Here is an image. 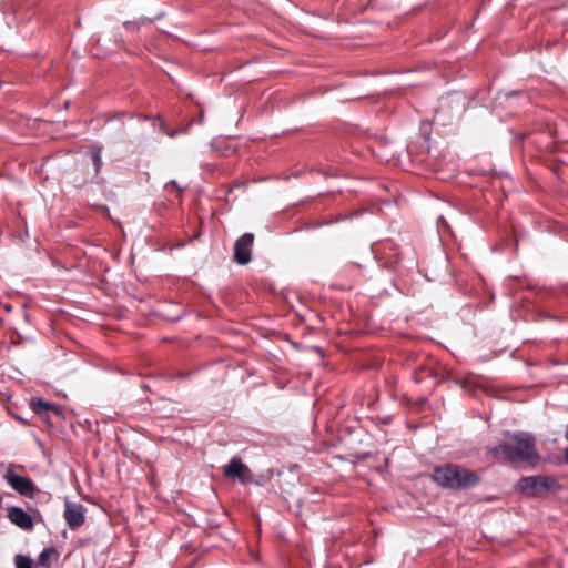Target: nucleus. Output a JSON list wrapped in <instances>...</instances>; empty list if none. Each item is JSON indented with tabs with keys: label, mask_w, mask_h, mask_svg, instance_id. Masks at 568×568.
Segmentation results:
<instances>
[{
	"label": "nucleus",
	"mask_w": 568,
	"mask_h": 568,
	"mask_svg": "<svg viewBox=\"0 0 568 568\" xmlns=\"http://www.w3.org/2000/svg\"><path fill=\"white\" fill-rule=\"evenodd\" d=\"M434 376V368L426 365H419L414 369L413 378L416 383H422L426 377Z\"/></svg>",
	"instance_id": "obj_10"
},
{
	"label": "nucleus",
	"mask_w": 568,
	"mask_h": 568,
	"mask_svg": "<svg viewBox=\"0 0 568 568\" xmlns=\"http://www.w3.org/2000/svg\"><path fill=\"white\" fill-rule=\"evenodd\" d=\"M566 438H567V440H568V428H567V432H566ZM565 460H566V463L568 464V447H567V448H566V450H565Z\"/></svg>",
	"instance_id": "obj_16"
},
{
	"label": "nucleus",
	"mask_w": 568,
	"mask_h": 568,
	"mask_svg": "<svg viewBox=\"0 0 568 568\" xmlns=\"http://www.w3.org/2000/svg\"><path fill=\"white\" fill-rule=\"evenodd\" d=\"M146 22H151L150 19H146V18H142L140 21H126L124 22V28L126 30H136L140 28L141 24L143 23H146Z\"/></svg>",
	"instance_id": "obj_14"
},
{
	"label": "nucleus",
	"mask_w": 568,
	"mask_h": 568,
	"mask_svg": "<svg viewBox=\"0 0 568 568\" xmlns=\"http://www.w3.org/2000/svg\"><path fill=\"white\" fill-rule=\"evenodd\" d=\"M432 477L439 486L450 489L470 488L480 481L475 471L456 464L436 466Z\"/></svg>",
	"instance_id": "obj_2"
},
{
	"label": "nucleus",
	"mask_w": 568,
	"mask_h": 568,
	"mask_svg": "<svg viewBox=\"0 0 568 568\" xmlns=\"http://www.w3.org/2000/svg\"><path fill=\"white\" fill-rule=\"evenodd\" d=\"M165 187H166V189L172 187V189H174L179 194L183 191V187H181V186L178 184V182H176V181H174V180L166 182Z\"/></svg>",
	"instance_id": "obj_15"
},
{
	"label": "nucleus",
	"mask_w": 568,
	"mask_h": 568,
	"mask_svg": "<svg viewBox=\"0 0 568 568\" xmlns=\"http://www.w3.org/2000/svg\"><path fill=\"white\" fill-rule=\"evenodd\" d=\"M513 444H500L490 449L494 457L509 463H534L539 459L536 439L528 433H515L509 436Z\"/></svg>",
	"instance_id": "obj_1"
},
{
	"label": "nucleus",
	"mask_w": 568,
	"mask_h": 568,
	"mask_svg": "<svg viewBox=\"0 0 568 568\" xmlns=\"http://www.w3.org/2000/svg\"><path fill=\"white\" fill-rule=\"evenodd\" d=\"M253 233H244L234 243V261L240 265H246L252 260Z\"/></svg>",
	"instance_id": "obj_5"
},
{
	"label": "nucleus",
	"mask_w": 568,
	"mask_h": 568,
	"mask_svg": "<svg viewBox=\"0 0 568 568\" xmlns=\"http://www.w3.org/2000/svg\"><path fill=\"white\" fill-rule=\"evenodd\" d=\"M30 406L36 414L43 417L47 416L49 412H52L55 415H60V408L58 406L50 404L41 398H32Z\"/></svg>",
	"instance_id": "obj_9"
},
{
	"label": "nucleus",
	"mask_w": 568,
	"mask_h": 568,
	"mask_svg": "<svg viewBox=\"0 0 568 568\" xmlns=\"http://www.w3.org/2000/svg\"><path fill=\"white\" fill-rule=\"evenodd\" d=\"M53 549L45 548L39 556V565L43 567H49L51 562V557L53 555Z\"/></svg>",
	"instance_id": "obj_12"
},
{
	"label": "nucleus",
	"mask_w": 568,
	"mask_h": 568,
	"mask_svg": "<svg viewBox=\"0 0 568 568\" xmlns=\"http://www.w3.org/2000/svg\"><path fill=\"white\" fill-rule=\"evenodd\" d=\"M3 479L21 496L32 498L37 491L34 483L28 477L18 475L12 467L6 470Z\"/></svg>",
	"instance_id": "obj_4"
},
{
	"label": "nucleus",
	"mask_w": 568,
	"mask_h": 568,
	"mask_svg": "<svg viewBox=\"0 0 568 568\" xmlns=\"http://www.w3.org/2000/svg\"><path fill=\"white\" fill-rule=\"evenodd\" d=\"M87 509L82 504L64 500L63 517L70 529L75 530L85 521Z\"/></svg>",
	"instance_id": "obj_6"
},
{
	"label": "nucleus",
	"mask_w": 568,
	"mask_h": 568,
	"mask_svg": "<svg viewBox=\"0 0 568 568\" xmlns=\"http://www.w3.org/2000/svg\"><path fill=\"white\" fill-rule=\"evenodd\" d=\"M102 148L101 146H92L91 148V158L95 168V172L98 173L102 166Z\"/></svg>",
	"instance_id": "obj_11"
},
{
	"label": "nucleus",
	"mask_w": 568,
	"mask_h": 568,
	"mask_svg": "<svg viewBox=\"0 0 568 568\" xmlns=\"http://www.w3.org/2000/svg\"><path fill=\"white\" fill-rule=\"evenodd\" d=\"M519 491L526 497H541L558 488L557 481L549 476L523 477L517 485Z\"/></svg>",
	"instance_id": "obj_3"
},
{
	"label": "nucleus",
	"mask_w": 568,
	"mask_h": 568,
	"mask_svg": "<svg viewBox=\"0 0 568 568\" xmlns=\"http://www.w3.org/2000/svg\"><path fill=\"white\" fill-rule=\"evenodd\" d=\"M7 511V517L13 525L27 531L33 529L34 524L32 517L22 508L10 506L8 507Z\"/></svg>",
	"instance_id": "obj_8"
},
{
	"label": "nucleus",
	"mask_w": 568,
	"mask_h": 568,
	"mask_svg": "<svg viewBox=\"0 0 568 568\" xmlns=\"http://www.w3.org/2000/svg\"><path fill=\"white\" fill-rule=\"evenodd\" d=\"M223 474L225 477L239 479L241 484L251 483L253 477L250 468L240 457H233L224 467Z\"/></svg>",
	"instance_id": "obj_7"
},
{
	"label": "nucleus",
	"mask_w": 568,
	"mask_h": 568,
	"mask_svg": "<svg viewBox=\"0 0 568 568\" xmlns=\"http://www.w3.org/2000/svg\"><path fill=\"white\" fill-rule=\"evenodd\" d=\"M14 561L17 568H33V561L27 556L17 555Z\"/></svg>",
	"instance_id": "obj_13"
}]
</instances>
